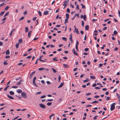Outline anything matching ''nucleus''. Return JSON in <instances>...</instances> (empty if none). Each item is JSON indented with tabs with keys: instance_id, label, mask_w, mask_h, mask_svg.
Masks as SVG:
<instances>
[{
	"instance_id": "obj_28",
	"label": "nucleus",
	"mask_w": 120,
	"mask_h": 120,
	"mask_svg": "<svg viewBox=\"0 0 120 120\" xmlns=\"http://www.w3.org/2000/svg\"><path fill=\"white\" fill-rule=\"evenodd\" d=\"M52 104V103L51 102H49L47 103V105L48 106H50Z\"/></svg>"
},
{
	"instance_id": "obj_36",
	"label": "nucleus",
	"mask_w": 120,
	"mask_h": 120,
	"mask_svg": "<svg viewBox=\"0 0 120 120\" xmlns=\"http://www.w3.org/2000/svg\"><path fill=\"white\" fill-rule=\"evenodd\" d=\"M4 12H5L4 11H3L0 14V16H1L2 15H3V14L4 13Z\"/></svg>"
},
{
	"instance_id": "obj_60",
	"label": "nucleus",
	"mask_w": 120,
	"mask_h": 120,
	"mask_svg": "<svg viewBox=\"0 0 120 120\" xmlns=\"http://www.w3.org/2000/svg\"><path fill=\"white\" fill-rule=\"evenodd\" d=\"M31 56H28L26 57L27 59H30V58H31Z\"/></svg>"
},
{
	"instance_id": "obj_32",
	"label": "nucleus",
	"mask_w": 120,
	"mask_h": 120,
	"mask_svg": "<svg viewBox=\"0 0 120 120\" xmlns=\"http://www.w3.org/2000/svg\"><path fill=\"white\" fill-rule=\"evenodd\" d=\"M52 70L53 71V72L54 73H55L56 72V71L55 69H54L53 68H52Z\"/></svg>"
},
{
	"instance_id": "obj_2",
	"label": "nucleus",
	"mask_w": 120,
	"mask_h": 120,
	"mask_svg": "<svg viewBox=\"0 0 120 120\" xmlns=\"http://www.w3.org/2000/svg\"><path fill=\"white\" fill-rule=\"evenodd\" d=\"M69 2V0H66L64 2L63 5V6H64V8L68 4V3Z\"/></svg>"
},
{
	"instance_id": "obj_7",
	"label": "nucleus",
	"mask_w": 120,
	"mask_h": 120,
	"mask_svg": "<svg viewBox=\"0 0 120 120\" xmlns=\"http://www.w3.org/2000/svg\"><path fill=\"white\" fill-rule=\"evenodd\" d=\"M117 98L118 99V100L119 101V103H120V95L118 94V93H116V94Z\"/></svg>"
},
{
	"instance_id": "obj_51",
	"label": "nucleus",
	"mask_w": 120,
	"mask_h": 120,
	"mask_svg": "<svg viewBox=\"0 0 120 120\" xmlns=\"http://www.w3.org/2000/svg\"><path fill=\"white\" fill-rule=\"evenodd\" d=\"M12 87L13 88H18V86H12Z\"/></svg>"
},
{
	"instance_id": "obj_47",
	"label": "nucleus",
	"mask_w": 120,
	"mask_h": 120,
	"mask_svg": "<svg viewBox=\"0 0 120 120\" xmlns=\"http://www.w3.org/2000/svg\"><path fill=\"white\" fill-rule=\"evenodd\" d=\"M21 84V82H18L16 84L17 85H19Z\"/></svg>"
},
{
	"instance_id": "obj_19",
	"label": "nucleus",
	"mask_w": 120,
	"mask_h": 120,
	"mask_svg": "<svg viewBox=\"0 0 120 120\" xmlns=\"http://www.w3.org/2000/svg\"><path fill=\"white\" fill-rule=\"evenodd\" d=\"M9 93L11 95H13L14 94V92L12 91H10L9 92Z\"/></svg>"
},
{
	"instance_id": "obj_1",
	"label": "nucleus",
	"mask_w": 120,
	"mask_h": 120,
	"mask_svg": "<svg viewBox=\"0 0 120 120\" xmlns=\"http://www.w3.org/2000/svg\"><path fill=\"white\" fill-rule=\"evenodd\" d=\"M115 103H113L111 105L110 110L111 111L113 110L115 108Z\"/></svg>"
},
{
	"instance_id": "obj_5",
	"label": "nucleus",
	"mask_w": 120,
	"mask_h": 120,
	"mask_svg": "<svg viewBox=\"0 0 120 120\" xmlns=\"http://www.w3.org/2000/svg\"><path fill=\"white\" fill-rule=\"evenodd\" d=\"M72 34H71L70 35V38L69 39L70 41H71V43L73 42V40L72 39Z\"/></svg>"
},
{
	"instance_id": "obj_3",
	"label": "nucleus",
	"mask_w": 120,
	"mask_h": 120,
	"mask_svg": "<svg viewBox=\"0 0 120 120\" xmlns=\"http://www.w3.org/2000/svg\"><path fill=\"white\" fill-rule=\"evenodd\" d=\"M21 95L23 98H26L27 97V96L25 93L22 92V93Z\"/></svg>"
},
{
	"instance_id": "obj_23",
	"label": "nucleus",
	"mask_w": 120,
	"mask_h": 120,
	"mask_svg": "<svg viewBox=\"0 0 120 120\" xmlns=\"http://www.w3.org/2000/svg\"><path fill=\"white\" fill-rule=\"evenodd\" d=\"M19 43H17L16 45V49H17L19 47Z\"/></svg>"
},
{
	"instance_id": "obj_56",
	"label": "nucleus",
	"mask_w": 120,
	"mask_h": 120,
	"mask_svg": "<svg viewBox=\"0 0 120 120\" xmlns=\"http://www.w3.org/2000/svg\"><path fill=\"white\" fill-rule=\"evenodd\" d=\"M118 50V48L117 47H115L114 49V51H117Z\"/></svg>"
},
{
	"instance_id": "obj_20",
	"label": "nucleus",
	"mask_w": 120,
	"mask_h": 120,
	"mask_svg": "<svg viewBox=\"0 0 120 120\" xmlns=\"http://www.w3.org/2000/svg\"><path fill=\"white\" fill-rule=\"evenodd\" d=\"M68 19H65V22H64V24H65L66 23H68Z\"/></svg>"
},
{
	"instance_id": "obj_9",
	"label": "nucleus",
	"mask_w": 120,
	"mask_h": 120,
	"mask_svg": "<svg viewBox=\"0 0 120 120\" xmlns=\"http://www.w3.org/2000/svg\"><path fill=\"white\" fill-rule=\"evenodd\" d=\"M72 52H73V53L74 54H75L77 56L78 55V54L75 52V49L74 48L72 50Z\"/></svg>"
},
{
	"instance_id": "obj_53",
	"label": "nucleus",
	"mask_w": 120,
	"mask_h": 120,
	"mask_svg": "<svg viewBox=\"0 0 120 120\" xmlns=\"http://www.w3.org/2000/svg\"><path fill=\"white\" fill-rule=\"evenodd\" d=\"M56 58V57H55V58H53V60H54V61H58V60H57V59H55L56 58Z\"/></svg>"
},
{
	"instance_id": "obj_52",
	"label": "nucleus",
	"mask_w": 120,
	"mask_h": 120,
	"mask_svg": "<svg viewBox=\"0 0 120 120\" xmlns=\"http://www.w3.org/2000/svg\"><path fill=\"white\" fill-rule=\"evenodd\" d=\"M98 117V116H94L93 118L94 120H96L97 119V117Z\"/></svg>"
},
{
	"instance_id": "obj_12",
	"label": "nucleus",
	"mask_w": 120,
	"mask_h": 120,
	"mask_svg": "<svg viewBox=\"0 0 120 120\" xmlns=\"http://www.w3.org/2000/svg\"><path fill=\"white\" fill-rule=\"evenodd\" d=\"M7 96H8V97L10 99H14V98L12 97L11 96H10L8 94L7 95Z\"/></svg>"
},
{
	"instance_id": "obj_50",
	"label": "nucleus",
	"mask_w": 120,
	"mask_h": 120,
	"mask_svg": "<svg viewBox=\"0 0 120 120\" xmlns=\"http://www.w3.org/2000/svg\"><path fill=\"white\" fill-rule=\"evenodd\" d=\"M61 79V77L60 75H59L58 77V82H59L60 81Z\"/></svg>"
},
{
	"instance_id": "obj_26",
	"label": "nucleus",
	"mask_w": 120,
	"mask_h": 120,
	"mask_svg": "<svg viewBox=\"0 0 120 120\" xmlns=\"http://www.w3.org/2000/svg\"><path fill=\"white\" fill-rule=\"evenodd\" d=\"M62 39L65 41H67V38H66L64 37H63L62 38Z\"/></svg>"
},
{
	"instance_id": "obj_45",
	"label": "nucleus",
	"mask_w": 120,
	"mask_h": 120,
	"mask_svg": "<svg viewBox=\"0 0 120 120\" xmlns=\"http://www.w3.org/2000/svg\"><path fill=\"white\" fill-rule=\"evenodd\" d=\"M45 97H46V96L45 95H43V96H41L40 98H45Z\"/></svg>"
},
{
	"instance_id": "obj_49",
	"label": "nucleus",
	"mask_w": 120,
	"mask_h": 120,
	"mask_svg": "<svg viewBox=\"0 0 120 120\" xmlns=\"http://www.w3.org/2000/svg\"><path fill=\"white\" fill-rule=\"evenodd\" d=\"M76 9H78V10H79V6L78 5H77L76 7Z\"/></svg>"
},
{
	"instance_id": "obj_18",
	"label": "nucleus",
	"mask_w": 120,
	"mask_h": 120,
	"mask_svg": "<svg viewBox=\"0 0 120 120\" xmlns=\"http://www.w3.org/2000/svg\"><path fill=\"white\" fill-rule=\"evenodd\" d=\"M35 72V71H34L32 72L31 74H30V78H31L33 74H34Z\"/></svg>"
},
{
	"instance_id": "obj_6",
	"label": "nucleus",
	"mask_w": 120,
	"mask_h": 120,
	"mask_svg": "<svg viewBox=\"0 0 120 120\" xmlns=\"http://www.w3.org/2000/svg\"><path fill=\"white\" fill-rule=\"evenodd\" d=\"M64 84V82H62L60 85L58 87V88H59L62 87L63 86Z\"/></svg>"
},
{
	"instance_id": "obj_39",
	"label": "nucleus",
	"mask_w": 120,
	"mask_h": 120,
	"mask_svg": "<svg viewBox=\"0 0 120 120\" xmlns=\"http://www.w3.org/2000/svg\"><path fill=\"white\" fill-rule=\"evenodd\" d=\"M24 17H23V16L21 18L19 19V21H21V20H23V19H24Z\"/></svg>"
},
{
	"instance_id": "obj_17",
	"label": "nucleus",
	"mask_w": 120,
	"mask_h": 120,
	"mask_svg": "<svg viewBox=\"0 0 120 120\" xmlns=\"http://www.w3.org/2000/svg\"><path fill=\"white\" fill-rule=\"evenodd\" d=\"M49 12L48 11H45L44 12V14L45 15H46L47 14H48V13Z\"/></svg>"
},
{
	"instance_id": "obj_62",
	"label": "nucleus",
	"mask_w": 120,
	"mask_h": 120,
	"mask_svg": "<svg viewBox=\"0 0 120 120\" xmlns=\"http://www.w3.org/2000/svg\"><path fill=\"white\" fill-rule=\"evenodd\" d=\"M10 57V56H5V58H9Z\"/></svg>"
},
{
	"instance_id": "obj_61",
	"label": "nucleus",
	"mask_w": 120,
	"mask_h": 120,
	"mask_svg": "<svg viewBox=\"0 0 120 120\" xmlns=\"http://www.w3.org/2000/svg\"><path fill=\"white\" fill-rule=\"evenodd\" d=\"M46 83L47 84H50L51 83L49 81H46Z\"/></svg>"
},
{
	"instance_id": "obj_48",
	"label": "nucleus",
	"mask_w": 120,
	"mask_h": 120,
	"mask_svg": "<svg viewBox=\"0 0 120 120\" xmlns=\"http://www.w3.org/2000/svg\"><path fill=\"white\" fill-rule=\"evenodd\" d=\"M53 100L52 99H47V101H52Z\"/></svg>"
},
{
	"instance_id": "obj_55",
	"label": "nucleus",
	"mask_w": 120,
	"mask_h": 120,
	"mask_svg": "<svg viewBox=\"0 0 120 120\" xmlns=\"http://www.w3.org/2000/svg\"><path fill=\"white\" fill-rule=\"evenodd\" d=\"M67 11L68 13L70 12V10L69 8H68L67 9Z\"/></svg>"
},
{
	"instance_id": "obj_46",
	"label": "nucleus",
	"mask_w": 120,
	"mask_h": 120,
	"mask_svg": "<svg viewBox=\"0 0 120 120\" xmlns=\"http://www.w3.org/2000/svg\"><path fill=\"white\" fill-rule=\"evenodd\" d=\"M4 3H3L1 4H0V7H2L4 5Z\"/></svg>"
},
{
	"instance_id": "obj_22",
	"label": "nucleus",
	"mask_w": 120,
	"mask_h": 120,
	"mask_svg": "<svg viewBox=\"0 0 120 120\" xmlns=\"http://www.w3.org/2000/svg\"><path fill=\"white\" fill-rule=\"evenodd\" d=\"M85 29L86 30H88L89 29V26L88 25H87L85 26Z\"/></svg>"
},
{
	"instance_id": "obj_44",
	"label": "nucleus",
	"mask_w": 120,
	"mask_h": 120,
	"mask_svg": "<svg viewBox=\"0 0 120 120\" xmlns=\"http://www.w3.org/2000/svg\"><path fill=\"white\" fill-rule=\"evenodd\" d=\"M107 27H104L103 28L102 30H105L107 29Z\"/></svg>"
},
{
	"instance_id": "obj_41",
	"label": "nucleus",
	"mask_w": 120,
	"mask_h": 120,
	"mask_svg": "<svg viewBox=\"0 0 120 120\" xmlns=\"http://www.w3.org/2000/svg\"><path fill=\"white\" fill-rule=\"evenodd\" d=\"M9 14V12H7L5 14V15L4 17L8 15Z\"/></svg>"
},
{
	"instance_id": "obj_11",
	"label": "nucleus",
	"mask_w": 120,
	"mask_h": 120,
	"mask_svg": "<svg viewBox=\"0 0 120 120\" xmlns=\"http://www.w3.org/2000/svg\"><path fill=\"white\" fill-rule=\"evenodd\" d=\"M32 32L31 31H30L28 34V36L29 38L30 37V36H31Z\"/></svg>"
},
{
	"instance_id": "obj_16",
	"label": "nucleus",
	"mask_w": 120,
	"mask_h": 120,
	"mask_svg": "<svg viewBox=\"0 0 120 120\" xmlns=\"http://www.w3.org/2000/svg\"><path fill=\"white\" fill-rule=\"evenodd\" d=\"M22 43V39H20L18 43Z\"/></svg>"
},
{
	"instance_id": "obj_42",
	"label": "nucleus",
	"mask_w": 120,
	"mask_h": 120,
	"mask_svg": "<svg viewBox=\"0 0 120 120\" xmlns=\"http://www.w3.org/2000/svg\"><path fill=\"white\" fill-rule=\"evenodd\" d=\"M44 69V68H40L39 69V71H41L42 70H43Z\"/></svg>"
},
{
	"instance_id": "obj_34",
	"label": "nucleus",
	"mask_w": 120,
	"mask_h": 120,
	"mask_svg": "<svg viewBox=\"0 0 120 120\" xmlns=\"http://www.w3.org/2000/svg\"><path fill=\"white\" fill-rule=\"evenodd\" d=\"M98 102V101H94L93 102H91L92 103H97Z\"/></svg>"
},
{
	"instance_id": "obj_37",
	"label": "nucleus",
	"mask_w": 120,
	"mask_h": 120,
	"mask_svg": "<svg viewBox=\"0 0 120 120\" xmlns=\"http://www.w3.org/2000/svg\"><path fill=\"white\" fill-rule=\"evenodd\" d=\"M38 13L39 14V15L40 16L41 15V13L40 11H38Z\"/></svg>"
},
{
	"instance_id": "obj_54",
	"label": "nucleus",
	"mask_w": 120,
	"mask_h": 120,
	"mask_svg": "<svg viewBox=\"0 0 120 120\" xmlns=\"http://www.w3.org/2000/svg\"><path fill=\"white\" fill-rule=\"evenodd\" d=\"M4 65H6L8 64V63L7 62H4Z\"/></svg>"
},
{
	"instance_id": "obj_10",
	"label": "nucleus",
	"mask_w": 120,
	"mask_h": 120,
	"mask_svg": "<svg viewBox=\"0 0 120 120\" xmlns=\"http://www.w3.org/2000/svg\"><path fill=\"white\" fill-rule=\"evenodd\" d=\"M16 91L18 93H22V91L21 90L18 89Z\"/></svg>"
},
{
	"instance_id": "obj_57",
	"label": "nucleus",
	"mask_w": 120,
	"mask_h": 120,
	"mask_svg": "<svg viewBox=\"0 0 120 120\" xmlns=\"http://www.w3.org/2000/svg\"><path fill=\"white\" fill-rule=\"evenodd\" d=\"M99 97V96L98 95H96L94 97V98H98Z\"/></svg>"
},
{
	"instance_id": "obj_64",
	"label": "nucleus",
	"mask_w": 120,
	"mask_h": 120,
	"mask_svg": "<svg viewBox=\"0 0 120 120\" xmlns=\"http://www.w3.org/2000/svg\"><path fill=\"white\" fill-rule=\"evenodd\" d=\"M103 65V64H99V66L100 67H102Z\"/></svg>"
},
{
	"instance_id": "obj_31",
	"label": "nucleus",
	"mask_w": 120,
	"mask_h": 120,
	"mask_svg": "<svg viewBox=\"0 0 120 120\" xmlns=\"http://www.w3.org/2000/svg\"><path fill=\"white\" fill-rule=\"evenodd\" d=\"M55 115L53 113V114H52V115H50V116H49V118L51 119V117L53 116H54Z\"/></svg>"
},
{
	"instance_id": "obj_30",
	"label": "nucleus",
	"mask_w": 120,
	"mask_h": 120,
	"mask_svg": "<svg viewBox=\"0 0 120 120\" xmlns=\"http://www.w3.org/2000/svg\"><path fill=\"white\" fill-rule=\"evenodd\" d=\"M9 8V7L8 6H7L5 8V10H8V8Z\"/></svg>"
},
{
	"instance_id": "obj_14",
	"label": "nucleus",
	"mask_w": 120,
	"mask_h": 120,
	"mask_svg": "<svg viewBox=\"0 0 120 120\" xmlns=\"http://www.w3.org/2000/svg\"><path fill=\"white\" fill-rule=\"evenodd\" d=\"M63 65H64V68H68L69 67L66 64H63Z\"/></svg>"
},
{
	"instance_id": "obj_27",
	"label": "nucleus",
	"mask_w": 120,
	"mask_h": 120,
	"mask_svg": "<svg viewBox=\"0 0 120 120\" xmlns=\"http://www.w3.org/2000/svg\"><path fill=\"white\" fill-rule=\"evenodd\" d=\"M90 77L91 79H95L96 78L94 76H90Z\"/></svg>"
},
{
	"instance_id": "obj_29",
	"label": "nucleus",
	"mask_w": 120,
	"mask_h": 120,
	"mask_svg": "<svg viewBox=\"0 0 120 120\" xmlns=\"http://www.w3.org/2000/svg\"><path fill=\"white\" fill-rule=\"evenodd\" d=\"M80 5L82 6V8L83 9H85L86 8L82 4H81Z\"/></svg>"
},
{
	"instance_id": "obj_38",
	"label": "nucleus",
	"mask_w": 120,
	"mask_h": 120,
	"mask_svg": "<svg viewBox=\"0 0 120 120\" xmlns=\"http://www.w3.org/2000/svg\"><path fill=\"white\" fill-rule=\"evenodd\" d=\"M113 33L115 35H116L117 33V32L116 30H114L113 32Z\"/></svg>"
},
{
	"instance_id": "obj_35",
	"label": "nucleus",
	"mask_w": 120,
	"mask_h": 120,
	"mask_svg": "<svg viewBox=\"0 0 120 120\" xmlns=\"http://www.w3.org/2000/svg\"><path fill=\"white\" fill-rule=\"evenodd\" d=\"M85 80L83 81V82H86L89 81V80L87 78Z\"/></svg>"
},
{
	"instance_id": "obj_4",
	"label": "nucleus",
	"mask_w": 120,
	"mask_h": 120,
	"mask_svg": "<svg viewBox=\"0 0 120 120\" xmlns=\"http://www.w3.org/2000/svg\"><path fill=\"white\" fill-rule=\"evenodd\" d=\"M39 105L40 107L43 109H45L46 108L45 106L43 104H40Z\"/></svg>"
},
{
	"instance_id": "obj_43",
	"label": "nucleus",
	"mask_w": 120,
	"mask_h": 120,
	"mask_svg": "<svg viewBox=\"0 0 120 120\" xmlns=\"http://www.w3.org/2000/svg\"><path fill=\"white\" fill-rule=\"evenodd\" d=\"M82 26L83 27L84 26V23L83 21H82Z\"/></svg>"
},
{
	"instance_id": "obj_15",
	"label": "nucleus",
	"mask_w": 120,
	"mask_h": 120,
	"mask_svg": "<svg viewBox=\"0 0 120 120\" xmlns=\"http://www.w3.org/2000/svg\"><path fill=\"white\" fill-rule=\"evenodd\" d=\"M6 55H9L10 54V51L9 50H7L6 51Z\"/></svg>"
},
{
	"instance_id": "obj_8",
	"label": "nucleus",
	"mask_w": 120,
	"mask_h": 120,
	"mask_svg": "<svg viewBox=\"0 0 120 120\" xmlns=\"http://www.w3.org/2000/svg\"><path fill=\"white\" fill-rule=\"evenodd\" d=\"M43 55H42V56H41L39 58V60H40V61H41L42 62H45V60H41V59L43 57Z\"/></svg>"
},
{
	"instance_id": "obj_24",
	"label": "nucleus",
	"mask_w": 120,
	"mask_h": 120,
	"mask_svg": "<svg viewBox=\"0 0 120 120\" xmlns=\"http://www.w3.org/2000/svg\"><path fill=\"white\" fill-rule=\"evenodd\" d=\"M86 17L85 15L83 16V19L85 21H86Z\"/></svg>"
},
{
	"instance_id": "obj_21",
	"label": "nucleus",
	"mask_w": 120,
	"mask_h": 120,
	"mask_svg": "<svg viewBox=\"0 0 120 120\" xmlns=\"http://www.w3.org/2000/svg\"><path fill=\"white\" fill-rule=\"evenodd\" d=\"M66 18L67 19H68L69 17V14L68 13H67L66 14Z\"/></svg>"
},
{
	"instance_id": "obj_63",
	"label": "nucleus",
	"mask_w": 120,
	"mask_h": 120,
	"mask_svg": "<svg viewBox=\"0 0 120 120\" xmlns=\"http://www.w3.org/2000/svg\"><path fill=\"white\" fill-rule=\"evenodd\" d=\"M78 69V68H76L74 69L73 70L74 71H76Z\"/></svg>"
},
{
	"instance_id": "obj_40",
	"label": "nucleus",
	"mask_w": 120,
	"mask_h": 120,
	"mask_svg": "<svg viewBox=\"0 0 120 120\" xmlns=\"http://www.w3.org/2000/svg\"><path fill=\"white\" fill-rule=\"evenodd\" d=\"M89 50V49L88 48H87L85 49H84V51H85L87 52Z\"/></svg>"
},
{
	"instance_id": "obj_25",
	"label": "nucleus",
	"mask_w": 120,
	"mask_h": 120,
	"mask_svg": "<svg viewBox=\"0 0 120 120\" xmlns=\"http://www.w3.org/2000/svg\"><path fill=\"white\" fill-rule=\"evenodd\" d=\"M28 31V28L26 27L25 28V32L26 33Z\"/></svg>"
},
{
	"instance_id": "obj_59",
	"label": "nucleus",
	"mask_w": 120,
	"mask_h": 120,
	"mask_svg": "<svg viewBox=\"0 0 120 120\" xmlns=\"http://www.w3.org/2000/svg\"><path fill=\"white\" fill-rule=\"evenodd\" d=\"M96 83H94L93 85L92 86L93 87H94L96 86Z\"/></svg>"
},
{
	"instance_id": "obj_58",
	"label": "nucleus",
	"mask_w": 120,
	"mask_h": 120,
	"mask_svg": "<svg viewBox=\"0 0 120 120\" xmlns=\"http://www.w3.org/2000/svg\"><path fill=\"white\" fill-rule=\"evenodd\" d=\"M41 92H38L36 93V94H41Z\"/></svg>"
},
{
	"instance_id": "obj_13",
	"label": "nucleus",
	"mask_w": 120,
	"mask_h": 120,
	"mask_svg": "<svg viewBox=\"0 0 120 120\" xmlns=\"http://www.w3.org/2000/svg\"><path fill=\"white\" fill-rule=\"evenodd\" d=\"M15 29H13V30H11V33H10V37H11V35H12L13 32V31H15Z\"/></svg>"
},
{
	"instance_id": "obj_33",
	"label": "nucleus",
	"mask_w": 120,
	"mask_h": 120,
	"mask_svg": "<svg viewBox=\"0 0 120 120\" xmlns=\"http://www.w3.org/2000/svg\"><path fill=\"white\" fill-rule=\"evenodd\" d=\"M75 31L76 32V33L77 34H79V32L78 31V29L77 28H76V30H75Z\"/></svg>"
}]
</instances>
